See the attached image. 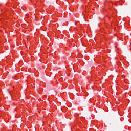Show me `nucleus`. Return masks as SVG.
<instances>
[{"label": "nucleus", "mask_w": 131, "mask_h": 131, "mask_svg": "<svg viewBox=\"0 0 131 131\" xmlns=\"http://www.w3.org/2000/svg\"><path fill=\"white\" fill-rule=\"evenodd\" d=\"M68 76H69V75H68Z\"/></svg>", "instance_id": "20e7f679"}, {"label": "nucleus", "mask_w": 131, "mask_h": 131, "mask_svg": "<svg viewBox=\"0 0 131 131\" xmlns=\"http://www.w3.org/2000/svg\"><path fill=\"white\" fill-rule=\"evenodd\" d=\"M47 49H51V48H50V47H48Z\"/></svg>", "instance_id": "f257e3e1"}, {"label": "nucleus", "mask_w": 131, "mask_h": 131, "mask_svg": "<svg viewBox=\"0 0 131 131\" xmlns=\"http://www.w3.org/2000/svg\"><path fill=\"white\" fill-rule=\"evenodd\" d=\"M27 49H28V47H27Z\"/></svg>", "instance_id": "7ed1b4c3"}, {"label": "nucleus", "mask_w": 131, "mask_h": 131, "mask_svg": "<svg viewBox=\"0 0 131 131\" xmlns=\"http://www.w3.org/2000/svg\"><path fill=\"white\" fill-rule=\"evenodd\" d=\"M116 48H117V47L116 46H115V48L116 49Z\"/></svg>", "instance_id": "f03ea898"}]
</instances>
